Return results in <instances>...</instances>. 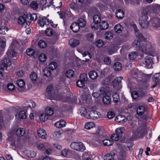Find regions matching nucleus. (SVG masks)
I'll return each instance as SVG.
<instances>
[{
  "label": "nucleus",
  "instance_id": "nucleus-1",
  "mask_svg": "<svg viewBox=\"0 0 160 160\" xmlns=\"http://www.w3.org/2000/svg\"><path fill=\"white\" fill-rule=\"evenodd\" d=\"M100 116V113L97 110L96 108L92 107L88 114V118L95 120L98 118Z\"/></svg>",
  "mask_w": 160,
  "mask_h": 160
},
{
  "label": "nucleus",
  "instance_id": "nucleus-2",
  "mask_svg": "<svg viewBox=\"0 0 160 160\" xmlns=\"http://www.w3.org/2000/svg\"><path fill=\"white\" fill-rule=\"evenodd\" d=\"M139 22L141 28H147L149 25V22L148 16H141L139 18Z\"/></svg>",
  "mask_w": 160,
  "mask_h": 160
},
{
  "label": "nucleus",
  "instance_id": "nucleus-3",
  "mask_svg": "<svg viewBox=\"0 0 160 160\" xmlns=\"http://www.w3.org/2000/svg\"><path fill=\"white\" fill-rule=\"evenodd\" d=\"M95 140L100 143L102 142V140L101 138L104 136L105 131L104 130L100 128L97 129L96 132L94 133Z\"/></svg>",
  "mask_w": 160,
  "mask_h": 160
},
{
  "label": "nucleus",
  "instance_id": "nucleus-4",
  "mask_svg": "<svg viewBox=\"0 0 160 160\" xmlns=\"http://www.w3.org/2000/svg\"><path fill=\"white\" fill-rule=\"evenodd\" d=\"M123 79V78L122 77H119L115 79L112 82V86L115 90H119L121 89V86L120 83Z\"/></svg>",
  "mask_w": 160,
  "mask_h": 160
},
{
  "label": "nucleus",
  "instance_id": "nucleus-5",
  "mask_svg": "<svg viewBox=\"0 0 160 160\" xmlns=\"http://www.w3.org/2000/svg\"><path fill=\"white\" fill-rule=\"evenodd\" d=\"M70 147L72 149L77 151H84L85 149V147L81 142H73L70 145Z\"/></svg>",
  "mask_w": 160,
  "mask_h": 160
},
{
  "label": "nucleus",
  "instance_id": "nucleus-6",
  "mask_svg": "<svg viewBox=\"0 0 160 160\" xmlns=\"http://www.w3.org/2000/svg\"><path fill=\"white\" fill-rule=\"evenodd\" d=\"M29 16H27V14H24L22 16H20L18 19V23L19 24L23 25L26 23L27 25H30V20L28 18H29Z\"/></svg>",
  "mask_w": 160,
  "mask_h": 160
},
{
  "label": "nucleus",
  "instance_id": "nucleus-7",
  "mask_svg": "<svg viewBox=\"0 0 160 160\" xmlns=\"http://www.w3.org/2000/svg\"><path fill=\"white\" fill-rule=\"evenodd\" d=\"M38 23L41 27H47L50 23V20L45 17H40L38 20Z\"/></svg>",
  "mask_w": 160,
  "mask_h": 160
},
{
  "label": "nucleus",
  "instance_id": "nucleus-8",
  "mask_svg": "<svg viewBox=\"0 0 160 160\" xmlns=\"http://www.w3.org/2000/svg\"><path fill=\"white\" fill-rule=\"evenodd\" d=\"M143 63L146 68H151L153 63L152 58L149 55L146 56L143 60Z\"/></svg>",
  "mask_w": 160,
  "mask_h": 160
},
{
  "label": "nucleus",
  "instance_id": "nucleus-9",
  "mask_svg": "<svg viewBox=\"0 0 160 160\" xmlns=\"http://www.w3.org/2000/svg\"><path fill=\"white\" fill-rule=\"evenodd\" d=\"M152 79L153 82L154 84L151 86L152 88H154L159 84L160 82V73H156L154 74L153 77Z\"/></svg>",
  "mask_w": 160,
  "mask_h": 160
},
{
  "label": "nucleus",
  "instance_id": "nucleus-10",
  "mask_svg": "<svg viewBox=\"0 0 160 160\" xmlns=\"http://www.w3.org/2000/svg\"><path fill=\"white\" fill-rule=\"evenodd\" d=\"M11 63L10 60L8 58L4 59L0 65V68L2 70L4 69L5 68L9 66Z\"/></svg>",
  "mask_w": 160,
  "mask_h": 160
},
{
  "label": "nucleus",
  "instance_id": "nucleus-11",
  "mask_svg": "<svg viewBox=\"0 0 160 160\" xmlns=\"http://www.w3.org/2000/svg\"><path fill=\"white\" fill-rule=\"evenodd\" d=\"M62 3L59 0H52L50 2L49 4L47 5V7H49L51 5H52L54 8H60L62 6Z\"/></svg>",
  "mask_w": 160,
  "mask_h": 160
},
{
  "label": "nucleus",
  "instance_id": "nucleus-12",
  "mask_svg": "<svg viewBox=\"0 0 160 160\" xmlns=\"http://www.w3.org/2000/svg\"><path fill=\"white\" fill-rule=\"evenodd\" d=\"M132 27L134 29L135 33L136 36L140 40H144V38L142 34L139 32V31L136 25L135 24H133Z\"/></svg>",
  "mask_w": 160,
  "mask_h": 160
},
{
  "label": "nucleus",
  "instance_id": "nucleus-13",
  "mask_svg": "<svg viewBox=\"0 0 160 160\" xmlns=\"http://www.w3.org/2000/svg\"><path fill=\"white\" fill-rule=\"evenodd\" d=\"M26 133L25 130L22 128H19L15 131V134L18 137L24 136Z\"/></svg>",
  "mask_w": 160,
  "mask_h": 160
},
{
  "label": "nucleus",
  "instance_id": "nucleus-14",
  "mask_svg": "<svg viewBox=\"0 0 160 160\" xmlns=\"http://www.w3.org/2000/svg\"><path fill=\"white\" fill-rule=\"evenodd\" d=\"M115 120L119 123H123L127 121V119L124 116L122 115H119L115 118Z\"/></svg>",
  "mask_w": 160,
  "mask_h": 160
},
{
  "label": "nucleus",
  "instance_id": "nucleus-15",
  "mask_svg": "<svg viewBox=\"0 0 160 160\" xmlns=\"http://www.w3.org/2000/svg\"><path fill=\"white\" fill-rule=\"evenodd\" d=\"M144 133L143 131L139 129L134 131L133 133V135L135 138H139L142 137Z\"/></svg>",
  "mask_w": 160,
  "mask_h": 160
},
{
  "label": "nucleus",
  "instance_id": "nucleus-16",
  "mask_svg": "<svg viewBox=\"0 0 160 160\" xmlns=\"http://www.w3.org/2000/svg\"><path fill=\"white\" fill-rule=\"evenodd\" d=\"M151 24L152 26L156 28H158L160 26V19L155 18L151 20Z\"/></svg>",
  "mask_w": 160,
  "mask_h": 160
},
{
  "label": "nucleus",
  "instance_id": "nucleus-17",
  "mask_svg": "<svg viewBox=\"0 0 160 160\" xmlns=\"http://www.w3.org/2000/svg\"><path fill=\"white\" fill-rule=\"evenodd\" d=\"M38 133L39 137L43 139H46L47 135L45 131L43 129L40 128L38 131Z\"/></svg>",
  "mask_w": 160,
  "mask_h": 160
},
{
  "label": "nucleus",
  "instance_id": "nucleus-18",
  "mask_svg": "<svg viewBox=\"0 0 160 160\" xmlns=\"http://www.w3.org/2000/svg\"><path fill=\"white\" fill-rule=\"evenodd\" d=\"M17 83L18 86L19 87L18 88V90L21 91H24L25 89L24 86L25 85L24 82L22 80L19 79L17 81Z\"/></svg>",
  "mask_w": 160,
  "mask_h": 160
},
{
  "label": "nucleus",
  "instance_id": "nucleus-19",
  "mask_svg": "<svg viewBox=\"0 0 160 160\" xmlns=\"http://www.w3.org/2000/svg\"><path fill=\"white\" fill-rule=\"evenodd\" d=\"M69 43L71 47L74 48L80 44V41L78 40L72 38L70 40Z\"/></svg>",
  "mask_w": 160,
  "mask_h": 160
},
{
  "label": "nucleus",
  "instance_id": "nucleus-20",
  "mask_svg": "<svg viewBox=\"0 0 160 160\" xmlns=\"http://www.w3.org/2000/svg\"><path fill=\"white\" fill-rule=\"evenodd\" d=\"M80 27L78 23L75 22H73L70 26V28L74 32H77L78 31Z\"/></svg>",
  "mask_w": 160,
  "mask_h": 160
},
{
  "label": "nucleus",
  "instance_id": "nucleus-21",
  "mask_svg": "<svg viewBox=\"0 0 160 160\" xmlns=\"http://www.w3.org/2000/svg\"><path fill=\"white\" fill-rule=\"evenodd\" d=\"M65 121L63 120H61L56 122L55 124V126L58 128H61L65 126Z\"/></svg>",
  "mask_w": 160,
  "mask_h": 160
},
{
  "label": "nucleus",
  "instance_id": "nucleus-22",
  "mask_svg": "<svg viewBox=\"0 0 160 160\" xmlns=\"http://www.w3.org/2000/svg\"><path fill=\"white\" fill-rule=\"evenodd\" d=\"M116 15L118 18L122 19L124 17V13L122 10L118 9L116 12Z\"/></svg>",
  "mask_w": 160,
  "mask_h": 160
},
{
  "label": "nucleus",
  "instance_id": "nucleus-23",
  "mask_svg": "<svg viewBox=\"0 0 160 160\" xmlns=\"http://www.w3.org/2000/svg\"><path fill=\"white\" fill-rule=\"evenodd\" d=\"M89 77L91 79L93 80L96 79L98 77L97 72L95 71H91L89 73Z\"/></svg>",
  "mask_w": 160,
  "mask_h": 160
},
{
  "label": "nucleus",
  "instance_id": "nucleus-24",
  "mask_svg": "<svg viewBox=\"0 0 160 160\" xmlns=\"http://www.w3.org/2000/svg\"><path fill=\"white\" fill-rule=\"evenodd\" d=\"M80 27H83L86 24V21L85 19L83 18H80L77 22Z\"/></svg>",
  "mask_w": 160,
  "mask_h": 160
},
{
  "label": "nucleus",
  "instance_id": "nucleus-25",
  "mask_svg": "<svg viewBox=\"0 0 160 160\" xmlns=\"http://www.w3.org/2000/svg\"><path fill=\"white\" fill-rule=\"evenodd\" d=\"M70 154V151L66 148L63 149L61 152V154L62 156L65 158H69Z\"/></svg>",
  "mask_w": 160,
  "mask_h": 160
},
{
  "label": "nucleus",
  "instance_id": "nucleus-26",
  "mask_svg": "<svg viewBox=\"0 0 160 160\" xmlns=\"http://www.w3.org/2000/svg\"><path fill=\"white\" fill-rule=\"evenodd\" d=\"M80 113L81 115L83 117L88 118V114L86 108L84 107H81L80 109Z\"/></svg>",
  "mask_w": 160,
  "mask_h": 160
},
{
  "label": "nucleus",
  "instance_id": "nucleus-27",
  "mask_svg": "<svg viewBox=\"0 0 160 160\" xmlns=\"http://www.w3.org/2000/svg\"><path fill=\"white\" fill-rule=\"evenodd\" d=\"M110 94H108L104 96L103 98V101L104 103L106 104H109L111 102V98Z\"/></svg>",
  "mask_w": 160,
  "mask_h": 160
},
{
  "label": "nucleus",
  "instance_id": "nucleus-28",
  "mask_svg": "<svg viewBox=\"0 0 160 160\" xmlns=\"http://www.w3.org/2000/svg\"><path fill=\"white\" fill-rule=\"evenodd\" d=\"M37 2L39 6L43 8H46L47 5H46L47 2V0H37Z\"/></svg>",
  "mask_w": 160,
  "mask_h": 160
},
{
  "label": "nucleus",
  "instance_id": "nucleus-29",
  "mask_svg": "<svg viewBox=\"0 0 160 160\" xmlns=\"http://www.w3.org/2000/svg\"><path fill=\"white\" fill-rule=\"evenodd\" d=\"M99 92L100 94V96H102L103 97L106 95L110 94V93L103 87L101 88Z\"/></svg>",
  "mask_w": 160,
  "mask_h": 160
},
{
  "label": "nucleus",
  "instance_id": "nucleus-30",
  "mask_svg": "<svg viewBox=\"0 0 160 160\" xmlns=\"http://www.w3.org/2000/svg\"><path fill=\"white\" fill-rule=\"evenodd\" d=\"M113 68L115 71H118L121 69L122 65L120 62H117L114 63Z\"/></svg>",
  "mask_w": 160,
  "mask_h": 160
},
{
  "label": "nucleus",
  "instance_id": "nucleus-31",
  "mask_svg": "<svg viewBox=\"0 0 160 160\" xmlns=\"http://www.w3.org/2000/svg\"><path fill=\"white\" fill-rule=\"evenodd\" d=\"M94 35L92 33H88L85 35L86 39L89 42H92L93 41Z\"/></svg>",
  "mask_w": 160,
  "mask_h": 160
},
{
  "label": "nucleus",
  "instance_id": "nucleus-32",
  "mask_svg": "<svg viewBox=\"0 0 160 160\" xmlns=\"http://www.w3.org/2000/svg\"><path fill=\"white\" fill-rule=\"evenodd\" d=\"M108 24L105 21H102L100 25V28L102 30H105L108 28Z\"/></svg>",
  "mask_w": 160,
  "mask_h": 160
},
{
  "label": "nucleus",
  "instance_id": "nucleus-33",
  "mask_svg": "<svg viewBox=\"0 0 160 160\" xmlns=\"http://www.w3.org/2000/svg\"><path fill=\"white\" fill-rule=\"evenodd\" d=\"M27 16L28 17V16H29V18H28L30 20V21H29L30 24L31 23L32 21L34 22L37 20V14L35 13H32V14H28Z\"/></svg>",
  "mask_w": 160,
  "mask_h": 160
},
{
  "label": "nucleus",
  "instance_id": "nucleus-34",
  "mask_svg": "<svg viewBox=\"0 0 160 160\" xmlns=\"http://www.w3.org/2000/svg\"><path fill=\"white\" fill-rule=\"evenodd\" d=\"M145 110V109L143 106H140L137 109V113L139 115L141 116L143 114Z\"/></svg>",
  "mask_w": 160,
  "mask_h": 160
},
{
  "label": "nucleus",
  "instance_id": "nucleus-35",
  "mask_svg": "<svg viewBox=\"0 0 160 160\" xmlns=\"http://www.w3.org/2000/svg\"><path fill=\"white\" fill-rule=\"evenodd\" d=\"M123 29V27L119 24L115 25L114 27L115 31L118 33H120L122 31Z\"/></svg>",
  "mask_w": 160,
  "mask_h": 160
},
{
  "label": "nucleus",
  "instance_id": "nucleus-36",
  "mask_svg": "<svg viewBox=\"0 0 160 160\" xmlns=\"http://www.w3.org/2000/svg\"><path fill=\"white\" fill-rule=\"evenodd\" d=\"M83 56L86 58H85V60H84L86 62H88L91 58V54L88 52H84L82 53Z\"/></svg>",
  "mask_w": 160,
  "mask_h": 160
},
{
  "label": "nucleus",
  "instance_id": "nucleus-37",
  "mask_svg": "<svg viewBox=\"0 0 160 160\" xmlns=\"http://www.w3.org/2000/svg\"><path fill=\"white\" fill-rule=\"evenodd\" d=\"M95 125L93 122H90L87 123L85 125V128L87 129H90L95 127Z\"/></svg>",
  "mask_w": 160,
  "mask_h": 160
},
{
  "label": "nucleus",
  "instance_id": "nucleus-38",
  "mask_svg": "<svg viewBox=\"0 0 160 160\" xmlns=\"http://www.w3.org/2000/svg\"><path fill=\"white\" fill-rule=\"evenodd\" d=\"M45 113L47 116H51L53 114L54 111L53 109L50 107H48L46 108L45 110Z\"/></svg>",
  "mask_w": 160,
  "mask_h": 160
},
{
  "label": "nucleus",
  "instance_id": "nucleus-39",
  "mask_svg": "<svg viewBox=\"0 0 160 160\" xmlns=\"http://www.w3.org/2000/svg\"><path fill=\"white\" fill-rule=\"evenodd\" d=\"M58 65L56 63L54 62H51L48 65V68L50 70H53L57 67Z\"/></svg>",
  "mask_w": 160,
  "mask_h": 160
},
{
  "label": "nucleus",
  "instance_id": "nucleus-40",
  "mask_svg": "<svg viewBox=\"0 0 160 160\" xmlns=\"http://www.w3.org/2000/svg\"><path fill=\"white\" fill-rule=\"evenodd\" d=\"M93 22L96 23H98L101 21L100 17L98 15H95L93 18Z\"/></svg>",
  "mask_w": 160,
  "mask_h": 160
},
{
  "label": "nucleus",
  "instance_id": "nucleus-41",
  "mask_svg": "<svg viewBox=\"0 0 160 160\" xmlns=\"http://www.w3.org/2000/svg\"><path fill=\"white\" fill-rule=\"evenodd\" d=\"M7 55L9 57H15L16 56V53L14 50H9L7 52Z\"/></svg>",
  "mask_w": 160,
  "mask_h": 160
},
{
  "label": "nucleus",
  "instance_id": "nucleus-42",
  "mask_svg": "<svg viewBox=\"0 0 160 160\" xmlns=\"http://www.w3.org/2000/svg\"><path fill=\"white\" fill-rule=\"evenodd\" d=\"M102 142L103 145L106 146L112 145L113 143V141H112L108 139L104 140Z\"/></svg>",
  "mask_w": 160,
  "mask_h": 160
},
{
  "label": "nucleus",
  "instance_id": "nucleus-43",
  "mask_svg": "<svg viewBox=\"0 0 160 160\" xmlns=\"http://www.w3.org/2000/svg\"><path fill=\"white\" fill-rule=\"evenodd\" d=\"M137 53L135 52H132L128 55V57L131 60H134L137 57Z\"/></svg>",
  "mask_w": 160,
  "mask_h": 160
},
{
  "label": "nucleus",
  "instance_id": "nucleus-44",
  "mask_svg": "<svg viewBox=\"0 0 160 160\" xmlns=\"http://www.w3.org/2000/svg\"><path fill=\"white\" fill-rule=\"evenodd\" d=\"M62 133V130H59L55 132L53 134V136L56 138H58L61 137Z\"/></svg>",
  "mask_w": 160,
  "mask_h": 160
},
{
  "label": "nucleus",
  "instance_id": "nucleus-45",
  "mask_svg": "<svg viewBox=\"0 0 160 160\" xmlns=\"http://www.w3.org/2000/svg\"><path fill=\"white\" fill-rule=\"evenodd\" d=\"M18 116L22 119H25L27 117L26 114L24 111H21L19 112Z\"/></svg>",
  "mask_w": 160,
  "mask_h": 160
},
{
  "label": "nucleus",
  "instance_id": "nucleus-46",
  "mask_svg": "<svg viewBox=\"0 0 160 160\" xmlns=\"http://www.w3.org/2000/svg\"><path fill=\"white\" fill-rule=\"evenodd\" d=\"M139 50L143 53H145L147 51V48L146 47L145 43L141 45L139 47Z\"/></svg>",
  "mask_w": 160,
  "mask_h": 160
},
{
  "label": "nucleus",
  "instance_id": "nucleus-47",
  "mask_svg": "<svg viewBox=\"0 0 160 160\" xmlns=\"http://www.w3.org/2000/svg\"><path fill=\"white\" fill-rule=\"evenodd\" d=\"M124 130V128L121 127L120 128H117L115 132L117 134H118V135H119L121 137V135L123 133Z\"/></svg>",
  "mask_w": 160,
  "mask_h": 160
},
{
  "label": "nucleus",
  "instance_id": "nucleus-48",
  "mask_svg": "<svg viewBox=\"0 0 160 160\" xmlns=\"http://www.w3.org/2000/svg\"><path fill=\"white\" fill-rule=\"evenodd\" d=\"M8 28L4 26L0 28V34H5L6 33L8 30Z\"/></svg>",
  "mask_w": 160,
  "mask_h": 160
},
{
  "label": "nucleus",
  "instance_id": "nucleus-49",
  "mask_svg": "<svg viewBox=\"0 0 160 160\" xmlns=\"http://www.w3.org/2000/svg\"><path fill=\"white\" fill-rule=\"evenodd\" d=\"M48 68H45L43 70V74L44 76L46 77L50 76L51 74V72L48 69Z\"/></svg>",
  "mask_w": 160,
  "mask_h": 160
},
{
  "label": "nucleus",
  "instance_id": "nucleus-50",
  "mask_svg": "<svg viewBox=\"0 0 160 160\" xmlns=\"http://www.w3.org/2000/svg\"><path fill=\"white\" fill-rule=\"evenodd\" d=\"M104 36L106 39L109 40L112 38L113 34L110 32H107L105 33Z\"/></svg>",
  "mask_w": 160,
  "mask_h": 160
},
{
  "label": "nucleus",
  "instance_id": "nucleus-51",
  "mask_svg": "<svg viewBox=\"0 0 160 160\" xmlns=\"http://www.w3.org/2000/svg\"><path fill=\"white\" fill-rule=\"evenodd\" d=\"M74 74V72L73 70H69L66 72V75L68 77L71 78L73 76Z\"/></svg>",
  "mask_w": 160,
  "mask_h": 160
},
{
  "label": "nucleus",
  "instance_id": "nucleus-52",
  "mask_svg": "<svg viewBox=\"0 0 160 160\" xmlns=\"http://www.w3.org/2000/svg\"><path fill=\"white\" fill-rule=\"evenodd\" d=\"M38 58L40 61L44 62L46 60L47 57L45 54L42 53L40 55Z\"/></svg>",
  "mask_w": 160,
  "mask_h": 160
},
{
  "label": "nucleus",
  "instance_id": "nucleus-53",
  "mask_svg": "<svg viewBox=\"0 0 160 160\" xmlns=\"http://www.w3.org/2000/svg\"><path fill=\"white\" fill-rule=\"evenodd\" d=\"M113 101L115 103H117L120 100L119 95L116 93H115L112 95Z\"/></svg>",
  "mask_w": 160,
  "mask_h": 160
},
{
  "label": "nucleus",
  "instance_id": "nucleus-54",
  "mask_svg": "<svg viewBox=\"0 0 160 160\" xmlns=\"http://www.w3.org/2000/svg\"><path fill=\"white\" fill-rule=\"evenodd\" d=\"M88 78L87 77V74L86 73H83L81 74L80 76V79L81 81H82L83 82L87 81Z\"/></svg>",
  "mask_w": 160,
  "mask_h": 160
},
{
  "label": "nucleus",
  "instance_id": "nucleus-55",
  "mask_svg": "<svg viewBox=\"0 0 160 160\" xmlns=\"http://www.w3.org/2000/svg\"><path fill=\"white\" fill-rule=\"evenodd\" d=\"M38 46L41 48H44L46 47V43L43 40H40L38 42Z\"/></svg>",
  "mask_w": 160,
  "mask_h": 160
},
{
  "label": "nucleus",
  "instance_id": "nucleus-56",
  "mask_svg": "<svg viewBox=\"0 0 160 160\" xmlns=\"http://www.w3.org/2000/svg\"><path fill=\"white\" fill-rule=\"evenodd\" d=\"M28 103V107H29L30 108H34L36 106L35 103L31 100H29L27 101Z\"/></svg>",
  "mask_w": 160,
  "mask_h": 160
},
{
  "label": "nucleus",
  "instance_id": "nucleus-57",
  "mask_svg": "<svg viewBox=\"0 0 160 160\" xmlns=\"http://www.w3.org/2000/svg\"><path fill=\"white\" fill-rule=\"evenodd\" d=\"M34 52V50L32 48H28L26 50L27 54L30 56H33Z\"/></svg>",
  "mask_w": 160,
  "mask_h": 160
},
{
  "label": "nucleus",
  "instance_id": "nucleus-58",
  "mask_svg": "<svg viewBox=\"0 0 160 160\" xmlns=\"http://www.w3.org/2000/svg\"><path fill=\"white\" fill-rule=\"evenodd\" d=\"M53 33V32L52 29L50 28H47L45 30V34L48 36H51Z\"/></svg>",
  "mask_w": 160,
  "mask_h": 160
},
{
  "label": "nucleus",
  "instance_id": "nucleus-59",
  "mask_svg": "<svg viewBox=\"0 0 160 160\" xmlns=\"http://www.w3.org/2000/svg\"><path fill=\"white\" fill-rule=\"evenodd\" d=\"M30 78L32 80L35 81L38 79L37 75L36 73L33 72L30 75Z\"/></svg>",
  "mask_w": 160,
  "mask_h": 160
},
{
  "label": "nucleus",
  "instance_id": "nucleus-60",
  "mask_svg": "<svg viewBox=\"0 0 160 160\" xmlns=\"http://www.w3.org/2000/svg\"><path fill=\"white\" fill-rule=\"evenodd\" d=\"M38 2H32L30 4L31 8L34 9H37L38 7Z\"/></svg>",
  "mask_w": 160,
  "mask_h": 160
},
{
  "label": "nucleus",
  "instance_id": "nucleus-61",
  "mask_svg": "<svg viewBox=\"0 0 160 160\" xmlns=\"http://www.w3.org/2000/svg\"><path fill=\"white\" fill-rule=\"evenodd\" d=\"M120 137V136L116 133L115 134H114L112 136L111 138L113 140L117 141L119 140V138Z\"/></svg>",
  "mask_w": 160,
  "mask_h": 160
},
{
  "label": "nucleus",
  "instance_id": "nucleus-62",
  "mask_svg": "<svg viewBox=\"0 0 160 160\" xmlns=\"http://www.w3.org/2000/svg\"><path fill=\"white\" fill-rule=\"evenodd\" d=\"M96 44L97 47L100 48L103 47L104 45V43L102 40H99L96 42Z\"/></svg>",
  "mask_w": 160,
  "mask_h": 160
},
{
  "label": "nucleus",
  "instance_id": "nucleus-63",
  "mask_svg": "<svg viewBox=\"0 0 160 160\" xmlns=\"http://www.w3.org/2000/svg\"><path fill=\"white\" fill-rule=\"evenodd\" d=\"M77 86L80 88L83 87L85 86V83L80 80L78 81L77 82Z\"/></svg>",
  "mask_w": 160,
  "mask_h": 160
},
{
  "label": "nucleus",
  "instance_id": "nucleus-64",
  "mask_svg": "<svg viewBox=\"0 0 160 160\" xmlns=\"http://www.w3.org/2000/svg\"><path fill=\"white\" fill-rule=\"evenodd\" d=\"M104 160H113V157L111 154H108L104 156Z\"/></svg>",
  "mask_w": 160,
  "mask_h": 160
}]
</instances>
